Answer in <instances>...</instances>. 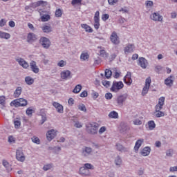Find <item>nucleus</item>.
I'll list each match as a JSON object with an SVG mask.
<instances>
[{"label":"nucleus","mask_w":177,"mask_h":177,"mask_svg":"<svg viewBox=\"0 0 177 177\" xmlns=\"http://www.w3.org/2000/svg\"><path fill=\"white\" fill-rule=\"evenodd\" d=\"M134 125H142V120L136 119L133 121Z\"/></svg>","instance_id":"59"},{"label":"nucleus","mask_w":177,"mask_h":177,"mask_svg":"<svg viewBox=\"0 0 177 177\" xmlns=\"http://www.w3.org/2000/svg\"><path fill=\"white\" fill-rule=\"evenodd\" d=\"M78 110L80 111H84V113H86V106L84 104H80L77 106Z\"/></svg>","instance_id":"43"},{"label":"nucleus","mask_w":177,"mask_h":177,"mask_svg":"<svg viewBox=\"0 0 177 177\" xmlns=\"http://www.w3.org/2000/svg\"><path fill=\"white\" fill-rule=\"evenodd\" d=\"M92 154V149L89 147H84L82 149V156L83 157H88Z\"/></svg>","instance_id":"13"},{"label":"nucleus","mask_w":177,"mask_h":177,"mask_svg":"<svg viewBox=\"0 0 177 177\" xmlns=\"http://www.w3.org/2000/svg\"><path fill=\"white\" fill-rule=\"evenodd\" d=\"M133 49H135L133 44H128L124 49V53H132Z\"/></svg>","instance_id":"23"},{"label":"nucleus","mask_w":177,"mask_h":177,"mask_svg":"<svg viewBox=\"0 0 177 177\" xmlns=\"http://www.w3.org/2000/svg\"><path fill=\"white\" fill-rule=\"evenodd\" d=\"M127 98L128 95H127V94H123L118 96L116 98V103L118 106H120V107H122V106H124V103H125V101Z\"/></svg>","instance_id":"5"},{"label":"nucleus","mask_w":177,"mask_h":177,"mask_svg":"<svg viewBox=\"0 0 177 177\" xmlns=\"http://www.w3.org/2000/svg\"><path fill=\"white\" fill-rule=\"evenodd\" d=\"M26 114L29 116L31 117V115H32L33 113H35V111H34V109H32V108L29 107L26 109Z\"/></svg>","instance_id":"39"},{"label":"nucleus","mask_w":177,"mask_h":177,"mask_svg":"<svg viewBox=\"0 0 177 177\" xmlns=\"http://www.w3.org/2000/svg\"><path fill=\"white\" fill-rule=\"evenodd\" d=\"M174 149H169L166 151V157H173Z\"/></svg>","instance_id":"44"},{"label":"nucleus","mask_w":177,"mask_h":177,"mask_svg":"<svg viewBox=\"0 0 177 177\" xmlns=\"http://www.w3.org/2000/svg\"><path fill=\"white\" fill-rule=\"evenodd\" d=\"M150 151H151V149L150 148V147H145L140 151V154L142 155L143 157H147V156L150 154Z\"/></svg>","instance_id":"22"},{"label":"nucleus","mask_w":177,"mask_h":177,"mask_svg":"<svg viewBox=\"0 0 177 177\" xmlns=\"http://www.w3.org/2000/svg\"><path fill=\"white\" fill-rule=\"evenodd\" d=\"M31 140H32V142H33V143H35L36 145H40L41 144V140L37 136H33L31 138Z\"/></svg>","instance_id":"41"},{"label":"nucleus","mask_w":177,"mask_h":177,"mask_svg":"<svg viewBox=\"0 0 177 177\" xmlns=\"http://www.w3.org/2000/svg\"><path fill=\"white\" fill-rule=\"evenodd\" d=\"M49 20H50V15H43L41 16V21H49Z\"/></svg>","instance_id":"42"},{"label":"nucleus","mask_w":177,"mask_h":177,"mask_svg":"<svg viewBox=\"0 0 177 177\" xmlns=\"http://www.w3.org/2000/svg\"><path fill=\"white\" fill-rule=\"evenodd\" d=\"M118 3V0H108V3L111 6H114Z\"/></svg>","instance_id":"58"},{"label":"nucleus","mask_w":177,"mask_h":177,"mask_svg":"<svg viewBox=\"0 0 177 177\" xmlns=\"http://www.w3.org/2000/svg\"><path fill=\"white\" fill-rule=\"evenodd\" d=\"M144 142H145V140L143 138H140L136 141L134 146V151L136 153H138V151H139V149H140V147L142 146V144Z\"/></svg>","instance_id":"19"},{"label":"nucleus","mask_w":177,"mask_h":177,"mask_svg":"<svg viewBox=\"0 0 177 177\" xmlns=\"http://www.w3.org/2000/svg\"><path fill=\"white\" fill-rule=\"evenodd\" d=\"M114 163L116 167H118V168H120V167H121V165H122V159H121V157L117 156L115 158Z\"/></svg>","instance_id":"27"},{"label":"nucleus","mask_w":177,"mask_h":177,"mask_svg":"<svg viewBox=\"0 0 177 177\" xmlns=\"http://www.w3.org/2000/svg\"><path fill=\"white\" fill-rule=\"evenodd\" d=\"M30 66L33 73L35 74H38L39 73V68H38V66H37V62L35 61H32L30 63Z\"/></svg>","instance_id":"16"},{"label":"nucleus","mask_w":177,"mask_h":177,"mask_svg":"<svg viewBox=\"0 0 177 177\" xmlns=\"http://www.w3.org/2000/svg\"><path fill=\"white\" fill-rule=\"evenodd\" d=\"M153 115L156 117V118H160V117H164L165 114L164 113V112L159 111H154Z\"/></svg>","instance_id":"33"},{"label":"nucleus","mask_w":177,"mask_h":177,"mask_svg":"<svg viewBox=\"0 0 177 177\" xmlns=\"http://www.w3.org/2000/svg\"><path fill=\"white\" fill-rule=\"evenodd\" d=\"M8 142L9 143H16V139L12 136H10L8 137Z\"/></svg>","instance_id":"54"},{"label":"nucleus","mask_w":177,"mask_h":177,"mask_svg":"<svg viewBox=\"0 0 177 177\" xmlns=\"http://www.w3.org/2000/svg\"><path fill=\"white\" fill-rule=\"evenodd\" d=\"M94 27L95 30H99V27H100V20L94 21Z\"/></svg>","instance_id":"52"},{"label":"nucleus","mask_w":177,"mask_h":177,"mask_svg":"<svg viewBox=\"0 0 177 177\" xmlns=\"http://www.w3.org/2000/svg\"><path fill=\"white\" fill-rule=\"evenodd\" d=\"M0 38L3 39H9L10 38V34L0 31Z\"/></svg>","instance_id":"28"},{"label":"nucleus","mask_w":177,"mask_h":177,"mask_svg":"<svg viewBox=\"0 0 177 177\" xmlns=\"http://www.w3.org/2000/svg\"><path fill=\"white\" fill-rule=\"evenodd\" d=\"M109 17H110L109 14H104L102 16V19L103 21H106V20H109Z\"/></svg>","instance_id":"63"},{"label":"nucleus","mask_w":177,"mask_h":177,"mask_svg":"<svg viewBox=\"0 0 177 177\" xmlns=\"http://www.w3.org/2000/svg\"><path fill=\"white\" fill-rule=\"evenodd\" d=\"M22 92H23V88L21 86L17 87L15 91H14L15 97H19Z\"/></svg>","instance_id":"25"},{"label":"nucleus","mask_w":177,"mask_h":177,"mask_svg":"<svg viewBox=\"0 0 177 177\" xmlns=\"http://www.w3.org/2000/svg\"><path fill=\"white\" fill-rule=\"evenodd\" d=\"M60 77L62 80L67 81V80L71 78V71L69 70H64L60 73Z\"/></svg>","instance_id":"9"},{"label":"nucleus","mask_w":177,"mask_h":177,"mask_svg":"<svg viewBox=\"0 0 177 177\" xmlns=\"http://www.w3.org/2000/svg\"><path fill=\"white\" fill-rule=\"evenodd\" d=\"M66 64H67V62H66V61H64V60H60L57 63L58 67H64V66H66Z\"/></svg>","instance_id":"50"},{"label":"nucleus","mask_w":177,"mask_h":177,"mask_svg":"<svg viewBox=\"0 0 177 177\" xmlns=\"http://www.w3.org/2000/svg\"><path fill=\"white\" fill-rule=\"evenodd\" d=\"M79 174L82 175V176H89V175H91V171L84 167H82L80 168Z\"/></svg>","instance_id":"20"},{"label":"nucleus","mask_w":177,"mask_h":177,"mask_svg":"<svg viewBox=\"0 0 177 177\" xmlns=\"http://www.w3.org/2000/svg\"><path fill=\"white\" fill-rule=\"evenodd\" d=\"M55 138H56V130L51 129L47 132L46 138L49 142H50L53 139H55Z\"/></svg>","instance_id":"14"},{"label":"nucleus","mask_w":177,"mask_h":177,"mask_svg":"<svg viewBox=\"0 0 177 177\" xmlns=\"http://www.w3.org/2000/svg\"><path fill=\"white\" fill-rule=\"evenodd\" d=\"M14 125H15V128H16L17 129H19V128H20V125H21V122H20V120H15Z\"/></svg>","instance_id":"49"},{"label":"nucleus","mask_w":177,"mask_h":177,"mask_svg":"<svg viewBox=\"0 0 177 177\" xmlns=\"http://www.w3.org/2000/svg\"><path fill=\"white\" fill-rule=\"evenodd\" d=\"M48 5V2L44 1H38L35 3V6H46Z\"/></svg>","instance_id":"38"},{"label":"nucleus","mask_w":177,"mask_h":177,"mask_svg":"<svg viewBox=\"0 0 177 177\" xmlns=\"http://www.w3.org/2000/svg\"><path fill=\"white\" fill-rule=\"evenodd\" d=\"M124 88V83L122 82H113L112 87L111 88V92L117 93L120 89Z\"/></svg>","instance_id":"3"},{"label":"nucleus","mask_w":177,"mask_h":177,"mask_svg":"<svg viewBox=\"0 0 177 177\" xmlns=\"http://www.w3.org/2000/svg\"><path fill=\"white\" fill-rule=\"evenodd\" d=\"M27 100L24 98H19L13 100L11 102V105L15 106V107H25V106H27Z\"/></svg>","instance_id":"2"},{"label":"nucleus","mask_w":177,"mask_h":177,"mask_svg":"<svg viewBox=\"0 0 177 177\" xmlns=\"http://www.w3.org/2000/svg\"><path fill=\"white\" fill-rule=\"evenodd\" d=\"M82 0H72V5H81Z\"/></svg>","instance_id":"55"},{"label":"nucleus","mask_w":177,"mask_h":177,"mask_svg":"<svg viewBox=\"0 0 177 177\" xmlns=\"http://www.w3.org/2000/svg\"><path fill=\"white\" fill-rule=\"evenodd\" d=\"M97 128H99V124L96 122L90 123L86 125V132L90 135H96L97 133Z\"/></svg>","instance_id":"1"},{"label":"nucleus","mask_w":177,"mask_h":177,"mask_svg":"<svg viewBox=\"0 0 177 177\" xmlns=\"http://www.w3.org/2000/svg\"><path fill=\"white\" fill-rule=\"evenodd\" d=\"M53 168V164H48L44 166L43 169L44 171H49V169H52Z\"/></svg>","instance_id":"45"},{"label":"nucleus","mask_w":177,"mask_h":177,"mask_svg":"<svg viewBox=\"0 0 177 177\" xmlns=\"http://www.w3.org/2000/svg\"><path fill=\"white\" fill-rule=\"evenodd\" d=\"M153 5V1H147V2H146L147 8H152Z\"/></svg>","instance_id":"64"},{"label":"nucleus","mask_w":177,"mask_h":177,"mask_svg":"<svg viewBox=\"0 0 177 177\" xmlns=\"http://www.w3.org/2000/svg\"><path fill=\"white\" fill-rule=\"evenodd\" d=\"M148 127L149 131H153L156 128V123L153 120H150L148 122Z\"/></svg>","instance_id":"34"},{"label":"nucleus","mask_w":177,"mask_h":177,"mask_svg":"<svg viewBox=\"0 0 177 177\" xmlns=\"http://www.w3.org/2000/svg\"><path fill=\"white\" fill-rule=\"evenodd\" d=\"M81 27L85 30L86 32H93L92 28L86 24H81Z\"/></svg>","instance_id":"26"},{"label":"nucleus","mask_w":177,"mask_h":177,"mask_svg":"<svg viewBox=\"0 0 177 177\" xmlns=\"http://www.w3.org/2000/svg\"><path fill=\"white\" fill-rule=\"evenodd\" d=\"M174 80H175V77L170 75L165 80V84H166L167 86H172V85H174Z\"/></svg>","instance_id":"17"},{"label":"nucleus","mask_w":177,"mask_h":177,"mask_svg":"<svg viewBox=\"0 0 177 177\" xmlns=\"http://www.w3.org/2000/svg\"><path fill=\"white\" fill-rule=\"evenodd\" d=\"M6 98L5 97V96L3 95L0 96V104L1 106H5V104H6Z\"/></svg>","instance_id":"48"},{"label":"nucleus","mask_w":177,"mask_h":177,"mask_svg":"<svg viewBox=\"0 0 177 177\" xmlns=\"http://www.w3.org/2000/svg\"><path fill=\"white\" fill-rule=\"evenodd\" d=\"M100 55L102 56V57H105L106 59L109 57V53H107L105 50H100Z\"/></svg>","instance_id":"40"},{"label":"nucleus","mask_w":177,"mask_h":177,"mask_svg":"<svg viewBox=\"0 0 177 177\" xmlns=\"http://www.w3.org/2000/svg\"><path fill=\"white\" fill-rule=\"evenodd\" d=\"M38 39V37L37 35L34 34L33 32H29L27 35V42L28 44H32L33 42H35Z\"/></svg>","instance_id":"12"},{"label":"nucleus","mask_w":177,"mask_h":177,"mask_svg":"<svg viewBox=\"0 0 177 177\" xmlns=\"http://www.w3.org/2000/svg\"><path fill=\"white\" fill-rule=\"evenodd\" d=\"M106 131H107V128H106V127H102L100 130H99V133L100 135H102V133H104V132H106Z\"/></svg>","instance_id":"57"},{"label":"nucleus","mask_w":177,"mask_h":177,"mask_svg":"<svg viewBox=\"0 0 177 177\" xmlns=\"http://www.w3.org/2000/svg\"><path fill=\"white\" fill-rule=\"evenodd\" d=\"M131 77V72H127V74L124 77V81L127 85H131L132 84V78Z\"/></svg>","instance_id":"21"},{"label":"nucleus","mask_w":177,"mask_h":177,"mask_svg":"<svg viewBox=\"0 0 177 177\" xmlns=\"http://www.w3.org/2000/svg\"><path fill=\"white\" fill-rule=\"evenodd\" d=\"M108 116L109 118L117 119L118 118V113H117V111H112L109 113Z\"/></svg>","instance_id":"31"},{"label":"nucleus","mask_w":177,"mask_h":177,"mask_svg":"<svg viewBox=\"0 0 177 177\" xmlns=\"http://www.w3.org/2000/svg\"><path fill=\"white\" fill-rule=\"evenodd\" d=\"M164 102H165V97H160L158 100V104L160 106H164Z\"/></svg>","instance_id":"51"},{"label":"nucleus","mask_w":177,"mask_h":177,"mask_svg":"<svg viewBox=\"0 0 177 177\" xmlns=\"http://www.w3.org/2000/svg\"><path fill=\"white\" fill-rule=\"evenodd\" d=\"M161 70H162V66H161L160 65H157L155 66V71L158 74H160V71H161Z\"/></svg>","instance_id":"53"},{"label":"nucleus","mask_w":177,"mask_h":177,"mask_svg":"<svg viewBox=\"0 0 177 177\" xmlns=\"http://www.w3.org/2000/svg\"><path fill=\"white\" fill-rule=\"evenodd\" d=\"M100 15V12H99V11H97L95 13V16H94V21H97V20H100L99 16Z\"/></svg>","instance_id":"62"},{"label":"nucleus","mask_w":177,"mask_h":177,"mask_svg":"<svg viewBox=\"0 0 177 177\" xmlns=\"http://www.w3.org/2000/svg\"><path fill=\"white\" fill-rule=\"evenodd\" d=\"M16 158L18 161L21 162H24L26 161V156H24V153H23V150L17 149L16 151Z\"/></svg>","instance_id":"8"},{"label":"nucleus","mask_w":177,"mask_h":177,"mask_svg":"<svg viewBox=\"0 0 177 177\" xmlns=\"http://www.w3.org/2000/svg\"><path fill=\"white\" fill-rule=\"evenodd\" d=\"M25 82L27 85H32L34 84V80L32 77L28 76L25 77Z\"/></svg>","instance_id":"30"},{"label":"nucleus","mask_w":177,"mask_h":177,"mask_svg":"<svg viewBox=\"0 0 177 177\" xmlns=\"http://www.w3.org/2000/svg\"><path fill=\"white\" fill-rule=\"evenodd\" d=\"M116 149L118 151H127V148H125L124 146H122V145L120 144V143H117L115 145Z\"/></svg>","instance_id":"29"},{"label":"nucleus","mask_w":177,"mask_h":177,"mask_svg":"<svg viewBox=\"0 0 177 177\" xmlns=\"http://www.w3.org/2000/svg\"><path fill=\"white\" fill-rule=\"evenodd\" d=\"M62 15H63L62 9L59 8V9L56 10L55 17H62Z\"/></svg>","instance_id":"46"},{"label":"nucleus","mask_w":177,"mask_h":177,"mask_svg":"<svg viewBox=\"0 0 177 177\" xmlns=\"http://www.w3.org/2000/svg\"><path fill=\"white\" fill-rule=\"evenodd\" d=\"M113 75V72L110 69L105 70V77L109 80Z\"/></svg>","instance_id":"37"},{"label":"nucleus","mask_w":177,"mask_h":177,"mask_svg":"<svg viewBox=\"0 0 177 177\" xmlns=\"http://www.w3.org/2000/svg\"><path fill=\"white\" fill-rule=\"evenodd\" d=\"M81 89H82V86H81V84H77L73 89V93H80V92H81Z\"/></svg>","instance_id":"36"},{"label":"nucleus","mask_w":177,"mask_h":177,"mask_svg":"<svg viewBox=\"0 0 177 177\" xmlns=\"http://www.w3.org/2000/svg\"><path fill=\"white\" fill-rule=\"evenodd\" d=\"M3 167H5V168L7 169V171H12V167L10 166V165L9 164V162H8V161L6 160H3Z\"/></svg>","instance_id":"35"},{"label":"nucleus","mask_w":177,"mask_h":177,"mask_svg":"<svg viewBox=\"0 0 177 177\" xmlns=\"http://www.w3.org/2000/svg\"><path fill=\"white\" fill-rule=\"evenodd\" d=\"M150 84H151V79L150 77H148L146 79L145 85L142 88V96H145L147 93V92H149V89L150 88Z\"/></svg>","instance_id":"7"},{"label":"nucleus","mask_w":177,"mask_h":177,"mask_svg":"<svg viewBox=\"0 0 177 177\" xmlns=\"http://www.w3.org/2000/svg\"><path fill=\"white\" fill-rule=\"evenodd\" d=\"M89 59V54L88 53H83L80 55V59L82 62H85V60H88Z\"/></svg>","instance_id":"32"},{"label":"nucleus","mask_w":177,"mask_h":177,"mask_svg":"<svg viewBox=\"0 0 177 177\" xmlns=\"http://www.w3.org/2000/svg\"><path fill=\"white\" fill-rule=\"evenodd\" d=\"M147 64H149V63L147 62V59H146L145 57L139 58L138 66H140L142 68H147Z\"/></svg>","instance_id":"15"},{"label":"nucleus","mask_w":177,"mask_h":177,"mask_svg":"<svg viewBox=\"0 0 177 177\" xmlns=\"http://www.w3.org/2000/svg\"><path fill=\"white\" fill-rule=\"evenodd\" d=\"M113 98V94L111 93H107L105 94V99H107V100H110V99Z\"/></svg>","instance_id":"61"},{"label":"nucleus","mask_w":177,"mask_h":177,"mask_svg":"<svg viewBox=\"0 0 177 177\" xmlns=\"http://www.w3.org/2000/svg\"><path fill=\"white\" fill-rule=\"evenodd\" d=\"M41 30L43 32L49 34V32H52V26H50V25H44L41 27Z\"/></svg>","instance_id":"24"},{"label":"nucleus","mask_w":177,"mask_h":177,"mask_svg":"<svg viewBox=\"0 0 177 177\" xmlns=\"http://www.w3.org/2000/svg\"><path fill=\"white\" fill-rule=\"evenodd\" d=\"M110 40H111V42H112V44H113L114 45L120 44V37L117 35V32L113 31L111 33L110 36Z\"/></svg>","instance_id":"6"},{"label":"nucleus","mask_w":177,"mask_h":177,"mask_svg":"<svg viewBox=\"0 0 177 177\" xmlns=\"http://www.w3.org/2000/svg\"><path fill=\"white\" fill-rule=\"evenodd\" d=\"M15 61L17 62V63L19 64V66H21V67H23V68H28L29 67V64L26 62V60H24V59L21 58V57H17L15 58Z\"/></svg>","instance_id":"11"},{"label":"nucleus","mask_w":177,"mask_h":177,"mask_svg":"<svg viewBox=\"0 0 177 177\" xmlns=\"http://www.w3.org/2000/svg\"><path fill=\"white\" fill-rule=\"evenodd\" d=\"M53 107H55V109H56L57 113H59V114L63 113V111H64L63 105L59 104V102H54L53 103Z\"/></svg>","instance_id":"18"},{"label":"nucleus","mask_w":177,"mask_h":177,"mask_svg":"<svg viewBox=\"0 0 177 177\" xmlns=\"http://www.w3.org/2000/svg\"><path fill=\"white\" fill-rule=\"evenodd\" d=\"M84 167L88 170L94 169L93 165H92V164H91V163H85Z\"/></svg>","instance_id":"47"},{"label":"nucleus","mask_w":177,"mask_h":177,"mask_svg":"<svg viewBox=\"0 0 177 177\" xmlns=\"http://www.w3.org/2000/svg\"><path fill=\"white\" fill-rule=\"evenodd\" d=\"M102 85H104V86H105L106 88H109V86H110V82H109V81L102 80Z\"/></svg>","instance_id":"56"},{"label":"nucleus","mask_w":177,"mask_h":177,"mask_svg":"<svg viewBox=\"0 0 177 177\" xmlns=\"http://www.w3.org/2000/svg\"><path fill=\"white\" fill-rule=\"evenodd\" d=\"M39 44L44 49H49L50 48V40L45 37H41L39 39Z\"/></svg>","instance_id":"4"},{"label":"nucleus","mask_w":177,"mask_h":177,"mask_svg":"<svg viewBox=\"0 0 177 177\" xmlns=\"http://www.w3.org/2000/svg\"><path fill=\"white\" fill-rule=\"evenodd\" d=\"M151 20H153V21H162V16L160 15L158 12H153L150 15Z\"/></svg>","instance_id":"10"},{"label":"nucleus","mask_w":177,"mask_h":177,"mask_svg":"<svg viewBox=\"0 0 177 177\" xmlns=\"http://www.w3.org/2000/svg\"><path fill=\"white\" fill-rule=\"evenodd\" d=\"M162 110V105L156 104L155 106V111H161Z\"/></svg>","instance_id":"60"}]
</instances>
